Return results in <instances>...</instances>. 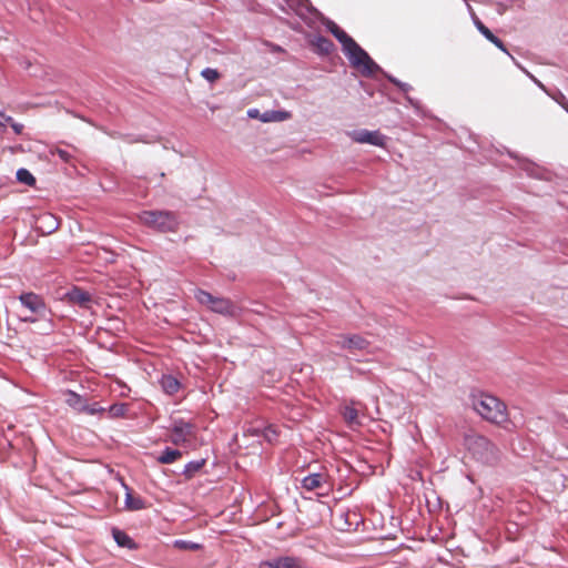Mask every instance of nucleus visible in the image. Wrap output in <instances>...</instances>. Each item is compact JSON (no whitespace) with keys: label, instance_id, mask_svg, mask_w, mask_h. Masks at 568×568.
Segmentation results:
<instances>
[{"label":"nucleus","instance_id":"1","mask_svg":"<svg viewBox=\"0 0 568 568\" xmlns=\"http://www.w3.org/2000/svg\"><path fill=\"white\" fill-rule=\"evenodd\" d=\"M473 408L487 422L501 425L507 422L506 405L488 394L473 395Z\"/></svg>","mask_w":568,"mask_h":568},{"label":"nucleus","instance_id":"2","mask_svg":"<svg viewBox=\"0 0 568 568\" xmlns=\"http://www.w3.org/2000/svg\"><path fill=\"white\" fill-rule=\"evenodd\" d=\"M465 446L467 450L483 464L495 465L499 460L500 452L498 447L483 435H466Z\"/></svg>","mask_w":568,"mask_h":568},{"label":"nucleus","instance_id":"3","mask_svg":"<svg viewBox=\"0 0 568 568\" xmlns=\"http://www.w3.org/2000/svg\"><path fill=\"white\" fill-rule=\"evenodd\" d=\"M140 222L159 232H175L179 227V216L171 211H143L139 214Z\"/></svg>","mask_w":568,"mask_h":568},{"label":"nucleus","instance_id":"4","mask_svg":"<svg viewBox=\"0 0 568 568\" xmlns=\"http://www.w3.org/2000/svg\"><path fill=\"white\" fill-rule=\"evenodd\" d=\"M345 55L351 64L361 70L364 75H372L377 70V64L372 58L353 40L348 45L343 48Z\"/></svg>","mask_w":568,"mask_h":568},{"label":"nucleus","instance_id":"5","mask_svg":"<svg viewBox=\"0 0 568 568\" xmlns=\"http://www.w3.org/2000/svg\"><path fill=\"white\" fill-rule=\"evenodd\" d=\"M195 435V426L183 419H175L170 429V440L176 446H191Z\"/></svg>","mask_w":568,"mask_h":568},{"label":"nucleus","instance_id":"6","mask_svg":"<svg viewBox=\"0 0 568 568\" xmlns=\"http://www.w3.org/2000/svg\"><path fill=\"white\" fill-rule=\"evenodd\" d=\"M258 568H310V566L302 557L284 555L261 561Z\"/></svg>","mask_w":568,"mask_h":568},{"label":"nucleus","instance_id":"7","mask_svg":"<svg viewBox=\"0 0 568 568\" xmlns=\"http://www.w3.org/2000/svg\"><path fill=\"white\" fill-rule=\"evenodd\" d=\"M195 298L202 304L209 307L211 311L224 314L231 311V302L223 297L213 296L211 293L197 290L195 292Z\"/></svg>","mask_w":568,"mask_h":568},{"label":"nucleus","instance_id":"8","mask_svg":"<svg viewBox=\"0 0 568 568\" xmlns=\"http://www.w3.org/2000/svg\"><path fill=\"white\" fill-rule=\"evenodd\" d=\"M19 301L33 314L43 315L45 312L47 305L44 300L33 292L22 293L19 296Z\"/></svg>","mask_w":568,"mask_h":568},{"label":"nucleus","instance_id":"9","mask_svg":"<svg viewBox=\"0 0 568 568\" xmlns=\"http://www.w3.org/2000/svg\"><path fill=\"white\" fill-rule=\"evenodd\" d=\"M64 298L69 303L87 310L91 308L92 305L91 294L77 286L72 287L69 292H67Z\"/></svg>","mask_w":568,"mask_h":568},{"label":"nucleus","instance_id":"10","mask_svg":"<svg viewBox=\"0 0 568 568\" xmlns=\"http://www.w3.org/2000/svg\"><path fill=\"white\" fill-rule=\"evenodd\" d=\"M351 136L357 143H368L376 146L385 145V136L378 131L359 130L353 132Z\"/></svg>","mask_w":568,"mask_h":568},{"label":"nucleus","instance_id":"11","mask_svg":"<svg viewBox=\"0 0 568 568\" xmlns=\"http://www.w3.org/2000/svg\"><path fill=\"white\" fill-rule=\"evenodd\" d=\"M251 437L264 438L267 443H273L277 439V432L272 426H265L262 420L251 422Z\"/></svg>","mask_w":568,"mask_h":568},{"label":"nucleus","instance_id":"12","mask_svg":"<svg viewBox=\"0 0 568 568\" xmlns=\"http://www.w3.org/2000/svg\"><path fill=\"white\" fill-rule=\"evenodd\" d=\"M336 344L348 351H363L368 346V342L361 335H342Z\"/></svg>","mask_w":568,"mask_h":568},{"label":"nucleus","instance_id":"13","mask_svg":"<svg viewBox=\"0 0 568 568\" xmlns=\"http://www.w3.org/2000/svg\"><path fill=\"white\" fill-rule=\"evenodd\" d=\"M251 119H260L263 122H281L291 118V113L287 111H266L260 114V111L251 109Z\"/></svg>","mask_w":568,"mask_h":568},{"label":"nucleus","instance_id":"14","mask_svg":"<svg viewBox=\"0 0 568 568\" xmlns=\"http://www.w3.org/2000/svg\"><path fill=\"white\" fill-rule=\"evenodd\" d=\"M327 481V475L324 473H314L302 479V487L306 490H315L321 488Z\"/></svg>","mask_w":568,"mask_h":568},{"label":"nucleus","instance_id":"15","mask_svg":"<svg viewBox=\"0 0 568 568\" xmlns=\"http://www.w3.org/2000/svg\"><path fill=\"white\" fill-rule=\"evenodd\" d=\"M311 44L316 50V52L324 55L329 54L334 49V43L329 39L322 36L315 37Z\"/></svg>","mask_w":568,"mask_h":568},{"label":"nucleus","instance_id":"16","mask_svg":"<svg viewBox=\"0 0 568 568\" xmlns=\"http://www.w3.org/2000/svg\"><path fill=\"white\" fill-rule=\"evenodd\" d=\"M160 384L162 386V389L169 395L176 394L181 387V384L178 381V378L173 377L172 375L162 376Z\"/></svg>","mask_w":568,"mask_h":568},{"label":"nucleus","instance_id":"17","mask_svg":"<svg viewBox=\"0 0 568 568\" xmlns=\"http://www.w3.org/2000/svg\"><path fill=\"white\" fill-rule=\"evenodd\" d=\"M327 28L329 32L342 43L343 48L354 40L333 21L328 22Z\"/></svg>","mask_w":568,"mask_h":568},{"label":"nucleus","instance_id":"18","mask_svg":"<svg viewBox=\"0 0 568 568\" xmlns=\"http://www.w3.org/2000/svg\"><path fill=\"white\" fill-rule=\"evenodd\" d=\"M182 457L179 449L166 447L162 454L156 458V462L162 465L173 464Z\"/></svg>","mask_w":568,"mask_h":568},{"label":"nucleus","instance_id":"19","mask_svg":"<svg viewBox=\"0 0 568 568\" xmlns=\"http://www.w3.org/2000/svg\"><path fill=\"white\" fill-rule=\"evenodd\" d=\"M112 536L115 540V542L120 546V547H125V548H129V549H133L135 548V544L134 541L132 540V538L124 531L118 529V528H114L112 530Z\"/></svg>","mask_w":568,"mask_h":568},{"label":"nucleus","instance_id":"20","mask_svg":"<svg viewBox=\"0 0 568 568\" xmlns=\"http://www.w3.org/2000/svg\"><path fill=\"white\" fill-rule=\"evenodd\" d=\"M205 464V460L190 462L185 465L183 475L186 479H191Z\"/></svg>","mask_w":568,"mask_h":568},{"label":"nucleus","instance_id":"21","mask_svg":"<svg viewBox=\"0 0 568 568\" xmlns=\"http://www.w3.org/2000/svg\"><path fill=\"white\" fill-rule=\"evenodd\" d=\"M343 417L349 426L359 425L358 412L352 406H346L343 410Z\"/></svg>","mask_w":568,"mask_h":568},{"label":"nucleus","instance_id":"22","mask_svg":"<svg viewBox=\"0 0 568 568\" xmlns=\"http://www.w3.org/2000/svg\"><path fill=\"white\" fill-rule=\"evenodd\" d=\"M17 179L20 183L29 186H33L36 184V178L27 169H19L17 172Z\"/></svg>","mask_w":568,"mask_h":568},{"label":"nucleus","instance_id":"23","mask_svg":"<svg viewBox=\"0 0 568 568\" xmlns=\"http://www.w3.org/2000/svg\"><path fill=\"white\" fill-rule=\"evenodd\" d=\"M128 410H129V405L124 404V403L113 404L108 409L109 415L113 418L124 416Z\"/></svg>","mask_w":568,"mask_h":568},{"label":"nucleus","instance_id":"24","mask_svg":"<svg viewBox=\"0 0 568 568\" xmlns=\"http://www.w3.org/2000/svg\"><path fill=\"white\" fill-rule=\"evenodd\" d=\"M126 507L131 510H139L144 507V503L140 497H134L131 494L126 495L125 498Z\"/></svg>","mask_w":568,"mask_h":568},{"label":"nucleus","instance_id":"25","mask_svg":"<svg viewBox=\"0 0 568 568\" xmlns=\"http://www.w3.org/2000/svg\"><path fill=\"white\" fill-rule=\"evenodd\" d=\"M78 409L80 412L87 413L89 415H95V414H101V413L105 412V408L99 406L98 404H92V405L83 404Z\"/></svg>","mask_w":568,"mask_h":568},{"label":"nucleus","instance_id":"26","mask_svg":"<svg viewBox=\"0 0 568 568\" xmlns=\"http://www.w3.org/2000/svg\"><path fill=\"white\" fill-rule=\"evenodd\" d=\"M201 75L211 83L220 79L219 71L212 68H205L202 70Z\"/></svg>","mask_w":568,"mask_h":568},{"label":"nucleus","instance_id":"27","mask_svg":"<svg viewBox=\"0 0 568 568\" xmlns=\"http://www.w3.org/2000/svg\"><path fill=\"white\" fill-rule=\"evenodd\" d=\"M475 26L488 41L494 38L495 34L479 19L475 20Z\"/></svg>","mask_w":568,"mask_h":568},{"label":"nucleus","instance_id":"28","mask_svg":"<svg viewBox=\"0 0 568 568\" xmlns=\"http://www.w3.org/2000/svg\"><path fill=\"white\" fill-rule=\"evenodd\" d=\"M68 399H67V403L72 406V407H81L83 404H82V398L80 395H78L77 393L74 392H69L68 393Z\"/></svg>","mask_w":568,"mask_h":568},{"label":"nucleus","instance_id":"29","mask_svg":"<svg viewBox=\"0 0 568 568\" xmlns=\"http://www.w3.org/2000/svg\"><path fill=\"white\" fill-rule=\"evenodd\" d=\"M40 221H47V222H50V225H49V230H48V233H51L52 231L57 230L58 229V221L57 219L52 215V214H43L41 217H40Z\"/></svg>","mask_w":568,"mask_h":568},{"label":"nucleus","instance_id":"30","mask_svg":"<svg viewBox=\"0 0 568 568\" xmlns=\"http://www.w3.org/2000/svg\"><path fill=\"white\" fill-rule=\"evenodd\" d=\"M175 546L180 549H190V550H197L200 548V545L185 541V540H176Z\"/></svg>","mask_w":568,"mask_h":568},{"label":"nucleus","instance_id":"31","mask_svg":"<svg viewBox=\"0 0 568 568\" xmlns=\"http://www.w3.org/2000/svg\"><path fill=\"white\" fill-rule=\"evenodd\" d=\"M489 41L491 43H494L501 51L507 52V49H506L504 42L499 38H497L496 36H494V38H491Z\"/></svg>","mask_w":568,"mask_h":568},{"label":"nucleus","instance_id":"32","mask_svg":"<svg viewBox=\"0 0 568 568\" xmlns=\"http://www.w3.org/2000/svg\"><path fill=\"white\" fill-rule=\"evenodd\" d=\"M489 41L491 43H494L501 51L507 52V49H506L504 42L499 38H497L496 36H494V38H491Z\"/></svg>","mask_w":568,"mask_h":568},{"label":"nucleus","instance_id":"33","mask_svg":"<svg viewBox=\"0 0 568 568\" xmlns=\"http://www.w3.org/2000/svg\"><path fill=\"white\" fill-rule=\"evenodd\" d=\"M489 41L491 43H494L501 51L507 52V49H506L504 42L499 38H497L496 36H494V38H491Z\"/></svg>","mask_w":568,"mask_h":568},{"label":"nucleus","instance_id":"34","mask_svg":"<svg viewBox=\"0 0 568 568\" xmlns=\"http://www.w3.org/2000/svg\"><path fill=\"white\" fill-rule=\"evenodd\" d=\"M489 41L491 43H494L501 51L507 52V49H506L504 42L499 38H497L496 36H494V38H491Z\"/></svg>","mask_w":568,"mask_h":568},{"label":"nucleus","instance_id":"35","mask_svg":"<svg viewBox=\"0 0 568 568\" xmlns=\"http://www.w3.org/2000/svg\"><path fill=\"white\" fill-rule=\"evenodd\" d=\"M11 128L17 134H21L23 130V125L21 123L12 122Z\"/></svg>","mask_w":568,"mask_h":568},{"label":"nucleus","instance_id":"36","mask_svg":"<svg viewBox=\"0 0 568 568\" xmlns=\"http://www.w3.org/2000/svg\"><path fill=\"white\" fill-rule=\"evenodd\" d=\"M0 116H1V118H2L7 123H9L10 125H11V123H12V122H14V121H13V119H12L11 116L6 115L3 112H0Z\"/></svg>","mask_w":568,"mask_h":568},{"label":"nucleus","instance_id":"37","mask_svg":"<svg viewBox=\"0 0 568 568\" xmlns=\"http://www.w3.org/2000/svg\"><path fill=\"white\" fill-rule=\"evenodd\" d=\"M130 143H148V141L145 139H142V138H135V139H131L129 140Z\"/></svg>","mask_w":568,"mask_h":568},{"label":"nucleus","instance_id":"38","mask_svg":"<svg viewBox=\"0 0 568 568\" xmlns=\"http://www.w3.org/2000/svg\"><path fill=\"white\" fill-rule=\"evenodd\" d=\"M59 156L64 160V161H68V158H69V154L67 151H63V150H59Z\"/></svg>","mask_w":568,"mask_h":568},{"label":"nucleus","instance_id":"39","mask_svg":"<svg viewBox=\"0 0 568 568\" xmlns=\"http://www.w3.org/2000/svg\"><path fill=\"white\" fill-rule=\"evenodd\" d=\"M270 378L265 381V384H271L274 382V373L268 372Z\"/></svg>","mask_w":568,"mask_h":568},{"label":"nucleus","instance_id":"40","mask_svg":"<svg viewBox=\"0 0 568 568\" xmlns=\"http://www.w3.org/2000/svg\"><path fill=\"white\" fill-rule=\"evenodd\" d=\"M23 321H24V322L34 323V322H36V318H33V317H26Z\"/></svg>","mask_w":568,"mask_h":568},{"label":"nucleus","instance_id":"41","mask_svg":"<svg viewBox=\"0 0 568 568\" xmlns=\"http://www.w3.org/2000/svg\"><path fill=\"white\" fill-rule=\"evenodd\" d=\"M258 521L250 523V526L256 525Z\"/></svg>","mask_w":568,"mask_h":568},{"label":"nucleus","instance_id":"42","mask_svg":"<svg viewBox=\"0 0 568 568\" xmlns=\"http://www.w3.org/2000/svg\"><path fill=\"white\" fill-rule=\"evenodd\" d=\"M258 521L250 523V526L256 525Z\"/></svg>","mask_w":568,"mask_h":568}]
</instances>
